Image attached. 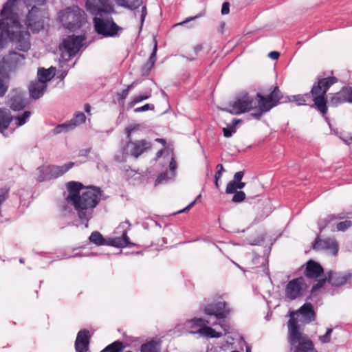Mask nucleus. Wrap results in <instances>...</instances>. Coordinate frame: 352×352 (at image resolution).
<instances>
[{
	"label": "nucleus",
	"mask_w": 352,
	"mask_h": 352,
	"mask_svg": "<svg viewBox=\"0 0 352 352\" xmlns=\"http://www.w3.org/2000/svg\"><path fill=\"white\" fill-rule=\"evenodd\" d=\"M66 186L69 192L66 200L74 206L80 221L85 223V228H88L94 208L101 199L100 188L94 186L85 187L82 183L74 181L67 182Z\"/></svg>",
	"instance_id": "1"
},
{
	"label": "nucleus",
	"mask_w": 352,
	"mask_h": 352,
	"mask_svg": "<svg viewBox=\"0 0 352 352\" xmlns=\"http://www.w3.org/2000/svg\"><path fill=\"white\" fill-rule=\"evenodd\" d=\"M337 82L338 79L335 76L318 78V81L313 85L309 93L283 96V103L295 102L298 105H306L307 101L311 98L316 108L322 115H325L328 110L327 100L325 98L326 94L331 86Z\"/></svg>",
	"instance_id": "2"
},
{
	"label": "nucleus",
	"mask_w": 352,
	"mask_h": 352,
	"mask_svg": "<svg viewBox=\"0 0 352 352\" xmlns=\"http://www.w3.org/2000/svg\"><path fill=\"white\" fill-rule=\"evenodd\" d=\"M87 10L94 15L93 19L96 32L102 37H116L120 35L123 28L113 21L111 13L114 10L111 5H96L86 2Z\"/></svg>",
	"instance_id": "3"
},
{
	"label": "nucleus",
	"mask_w": 352,
	"mask_h": 352,
	"mask_svg": "<svg viewBox=\"0 0 352 352\" xmlns=\"http://www.w3.org/2000/svg\"><path fill=\"white\" fill-rule=\"evenodd\" d=\"M21 28L17 19H0V50L5 48L10 41L14 43L19 51L27 52L30 49V34L27 31H21Z\"/></svg>",
	"instance_id": "4"
},
{
	"label": "nucleus",
	"mask_w": 352,
	"mask_h": 352,
	"mask_svg": "<svg viewBox=\"0 0 352 352\" xmlns=\"http://www.w3.org/2000/svg\"><path fill=\"white\" fill-rule=\"evenodd\" d=\"M289 336L288 342L292 346H296L294 352H317L314 349L313 342L299 331L298 321L291 318L288 322Z\"/></svg>",
	"instance_id": "5"
},
{
	"label": "nucleus",
	"mask_w": 352,
	"mask_h": 352,
	"mask_svg": "<svg viewBox=\"0 0 352 352\" xmlns=\"http://www.w3.org/2000/svg\"><path fill=\"white\" fill-rule=\"evenodd\" d=\"M27 8L32 6L26 16L25 23L28 30L33 33L38 32L44 27V13L36 6H43L46 0H23Z\"/></svg>",
	"instance_id": "6"
},
{
	"label": "nucleus",
	"mask_w": 352,
	"mask_h": 352,
	"mask_svg": "<svg viewBox=\"0 0 352 352\" xmlns=\"http://www.w3.org/2000/svg\"><path fill=\"white\" fill-rule=\"evenodd\" d=\"M59 17L63 25L71 31L80 28L86 22V14L78 6L65 8L60 12Z\"/></svg>",
	"instance_id": "7"
},
{
	"label": "nucleus",
	"mask_w": 352,
	"mask_h": 352,
	"mask_svg": "<svg viewBox=\"0 0 352 352\" xmlns=\"http://www.w3.org/2000/svg\"><path fill=\"white\" fill-rule=\"evenodd\" d=\"M282 99H283V93L278 87H274L271 93L267 96L260 93L256 94L254 100L256 105H254V108L257 107L261 112L267 113L278 104L283 103Z\"/></svg>",
	"instance_id": "8"
},
{
	"label": "nucleus",
	"mask_w": 352,
	"mask_h": 352,
	"mask_svg": "<svg viewBox=\"0 0 352 352\" xmlns=\"http://www.w3.org/2000/svg\"><path fill=\"white\" fill-rule=\"evenodd\" d=\"M74 162H70L62 166L47 165L39 166L36 169L38 174V177H36V181L38 182H43L55 179L63 175L69 170L74 167Z\"/></svg>",
	"instance_id": "9"
},
{
	"label": "nucleus",
	"mask_w": 352,
	"mask_h": 352,
	"mask_svg": "<svg viewBox=\"0 0 352 352\" xmlns=\"http://www.w3.org/2000/svg\"><path fill=\"white\" fill-rule=\"evenodd\" d=\"M188 327L192 329L189 331L190 334H199L201 337L210 338H219L222 336L221 332L216 331L214 329L209 327L208 320L201 318H194L187 322Z\"/></svg>",
	"instance_id": "10"
},
{
	"label": "nucleus",
	"mask_w": 352,
	"mask_h": 352,
	"mask_svg": "<svg viewBox=\"0 0 352 352\" xmlns=\"http://www.w3.org/2000/svg\"><path fill=\"white\" fill-rule=\"evenodd\" d=\"M304 274L307 278L317 281V283L311 287V294H314L319 289L322 287L327 281L326 277L319 278L323 276L324 270L321 265L315 261L309 260L306 263V267Z\"/></svg>",
	"instance_id": "11"
},
{
	"label": "nucleus",
	"mask_w": 352,
	"mask_h": 352,
	"mask_svg": "<svg viewBox=\"0 0 352 352\" xmlns=\"http://www.w3.org/2000/svg\"><path fill=\"white\" fill-rule=\"evenodd\" d=\"M85 37L82 35L79 36H68L63 40V51L61 54L62 58L67 61L71 57L76 55L82 45Z\"/></svg>",
	"instance_id": "12"
},
{
	"label": "nucleus",
	"mask_w": 352,
	"mask_h": 352,
	"mask_svg": "<svg viewBox=\"0 0 352 352\" xmlns=\"http://www.w3.org/2000/svg\"><path fill=\"white\" fill-rule=\"evenodd\" d=\"M25 56L15 51H10L8 54L2 58L0 64L3 71H7L8 74L15 72L24 65Z\"/></svg>",
	"instance_id": "13"
},
{
	"label": "nucleus",
	"mask_w": 352,
	"mask_h": 352,
	"mask_svg": "<svg viewBox=\"0 0 352 352\" xmlns=\"http://www.w3.org/2000/svg\"><path fill=\"white\" fill-rule=\"evenodd\" d=\"M203 311L206 315L213 316L217 320H221L228 316L230 310L227 307L226 302L220 298L206 305L203 309Z\"/></svg>",
	"instance_id": "14"
},
{
	"label": "nucleus",
	"mask_w": 352,
	"mask_h": 352,
	"mask_svg": "<svg viewBox=\"0 0 352 352\" xmlns=\"http://www.w3.org/2000/svg\"><path fill=\"white\" fill-rule=\"evenodd\" d=\"M307 288V285L302 277L294 278L287 283L285 287V295L290 300L299 297Z\"/></svg>",
	"instance_id": "15"
},
{
	"label": "nucleus",
	"mask_w": 352,
	"mask_h": 352,
	"mask_svg": "<svg viewBox=\"0 0 352 352\" xmlns=\"http://www.w3.org/2000/svg\"><path fill=\"white\" fill-rule=\"evenodd\" d=\"M254 105H256L254 99L248 95H245L241 98L236 99L230 105L231 109L229 112L232 114L240 115L254 109Z\"/></svg>",
	"instance_id": "16"
},
{
	"label": "nucleus",
	"mask_w": 352,
	"mask_h": 352,
	"mask_svg": "<svg viewBox=\"0 0 352 352\" xmlns=\"http://www.w3.org/2000/svg\"><path fill=\"white\" fill-rule=\"evenodd\" d=\"M151 148V144L145 140L132 141L131 138L129 139L126 148L124 149L123 153L129 154L135 158H138L144 152Z\"/></svg>",
	"instance_id": "17"
},
{
	"label": "nucleus",
	"mask_w": 352,
	"mask_h": 352,
	"mask_svg": "<svg viewBox=\"0 0 352 352\" xmlns=\"http://www.w3.org/2000/svg\"><path fill=\"white\" fill-rule=\"evenodd\" d=\"M352 103V87H343L338 92L330 94L329 104L331 107H338L343 103Z\"/></svg>",
	"instance_id": "18"
},
{
	"label": "nucleus",
	"mask_w": 352,
	"mask_h": 352,
	"mask_svg": "<svg viewBox=\"0 0 352 352\" xmlns=\"http://www.w3.org/2000/svg\"><path fill=\"white\" fill-rule=\"evenodd\" d=\"M314 249L329 251L332 255L336 256L338 252V243L335 239H320L318 236L314 243Z\"/></svg>",
	"instance_id": "19"
},
{
	"label": "nucleus",
	"mask_w": 352,
	"mask_h": 352,
	"mask_svg": "<svg viewBox=\"0 0 352 352\" xmlns=\"http://www.w3.org/2000/svg\"><path fill=\"white\" fill-rule=\"evenodd\" d=\"M91 335L87 329H81L78 331L76 341L75 349L76 352H87L89 347Z\"/></svg>",
	"instance_id": "20"
},
{
	"label": "nucleus",
	"mask_w": 352,
	"mask_h": 352,
	"mask_svg": "<svg viewBox=\"0 0 352 352\" xmlns=\"http://www.w3.org/2000/svg\"><path fill=\"white\" fill-rule=\"evenodd\" d=\"M352 278V273L348 272H337L329 271L327 280L334 287H339L346 283L347 280Z\"/></svg>",
	"instance_id": "21"
},
{
	"label": "nucleus",
	"mask_w": 352,
	"mask_h": 352,
	"mask_svg": "<svg viewBox=\"0 0 352 352\" xmlns=\"http://www.w3.org/2000/svg\"><path fill=\"white\" fill-rule=\"evenodd\" d=\"M28 104L25 94L22 91H15L9 99L10 107L13 111H21Z\"/></svg>",
	"instance_id": "22"
},
{
	"label": "nucleus",
	"mask_w": 352,
	"mask_h": 352,
	"mask_svg": "<svg viewBox=\"0 0 352 352\" xmlns=\"http://www.w3.org/2000/svg\"><path fill=\"white\" fill-rule=\"evenodd\" d=\"M47 89V85L38 81L32 82L29 85L30 96L34 100L41 98Z\"/></svg>",
	"instance_id": "23"
},
{
	"label": "nucleus",
	"mask_w": 352,
	"mask_h": 352,
	"mask_svg": "<svg viewBox=\"0 0 352 352\" xmlns=\"http://www.w3.org/2000/svg\"><path fill=\"white\" fill-rule=\"evenodd\" d=\"M12 120L13 117L10 111L8 109L0 108V133H3Z\"/></svg>",
	"instance_id": "24"
},
{
	"label": "nucleus",
	"mask_w": 352,
	"mask_h": 352,
	"mask_svg": "<svg viewBox=\"0 0 352 352\" xmlns=\"http://www.w3.org/2000/svg\"><path fill=\"white\" fill-rule=\"evenodd\" d=\"M299 313L303 317L305 321L309 323L314 321L316 319V315L314 310V307L311 303L306 302L300 309Z\"/></svg>",
	"instance_id": "25"
},
{
	"label": "nucleus",
	"mask_w": 352,
	"mask_h": 352,
	"mask_svg": "<svg viewBox=\"0 0 352 352\" xmlns=\"http://www.w3.org/2000/svg\"><path fill=\"white\" fill-rule=\"evenodd\" d=\"M56 68L51 67L49 69L38 68L37 72L38 81L44 84L50 81L55 75Z\"/></svg>",
	"instance_id": "26"
},
{
	"label": "nucleus",
	"mask_w": 352,
	"mask_h": 352,
	"mask_svg": "<svg viewBox=\"0 0 352 352\" xmlns=\"http://www.w3.org/2000/svg\"><path fill=\"white\" fill-rule=\"evenodd\" d=\"M157 51V42L155 39L154 40V47L152 51V53L150 55V57L148 61L142 66V72L143 74L148 75L151 69H153L154 64L156 61V54Z\"/></svg>",
	"instance_id": "27"
},
{
	"label": "nucleus",
	"mask_w": 352,
	"mask_h": 352,
	"mask_svg": "<svg viewBox=\"0 0 352 352\" xmlns=\"http://www.w3.org/2000/svg\"><path fill=\"white\" fill-rule=\"evenodd\" d=\"M10 75L7 71H3L0 64V98L3 97L8 91L9 87Z\"/></svg>",
	"instance_id": "28"
},
{
	"label": "nucleus",
	"mask_w": 352,
	"mask_h": 352,
	"mask_svg": "<svg viewBox=\"0 0 352 352\" xmlns=\"http://www.w3.org/2000/svg\"><path fill=\"white\" fill-rule=\"evenodd\" d=\"M244 176V172L243 171H239L236 172L234 175L233 179L230 181L226 188V193L227 194H233L236 192H237L238 186L236 182H239V180H241Z\"/></svg>",
	"instance_id": "29"
},
{
	"label": "nucleus",
	"mask_w": 352,
	"mask_h": 352,
	"mask_svg": "<svg viewBox=\"0 0 352 352\" xmlns=\"http://www.w3.org/2000/svg\"><path fill=\"white\" fill-rule=\"evenodd\" d=\"M18 0H8L3 5L2 9L0 10V19L4 18H14L17 19L12 13V8Z\"/></svg>",
	"instance_id": "30"
},
{
	"label": "nucleus",
	"mask_w": 352,
	"mask_h": 352,
	"mask_svg": "<svg viewBox=\"0 0 352 352\" xmlns=\"http://www.w3.org/2000/svg\"><path fill=\"white\" fill-rule=\"evenodd\" d=\"M140 352H160L161 342L155 340H151L144 344L140 346Z\"/></svg>",
	"instance_id": "31"
},
{
	"label": "nucleus",
	"mask_w": 352,
	"mask_h": 352,
	"mask_svg": "<svg viewBox=\"0 0 352 352\" xmlns=\"http://www.w3.org/2000/svg\"><path fill=\"white\" fill-rule=\"evenodd\" d=\"M89 241L97 246L107 245V239H104L98 231H94L89 236Z\"/></svg>",
	"instance_id": "32"
},
{
	"label": "nucleus",
	"mask_w": 352,
	"mask_h": 352,
	"mask_svg": "<svg viewBox=\"0 0 352 352\" xmlns=\"http://www.w3.org/2000/svg\"><path fill=\"white\" fill-rule=\"evenodd\" d=\"M120 6L134 10V14L136 16V10L142 5V0H118Z\"/></svg>",
	"instance_id": "33"
},
{
	"label": "nucleus",
	"mask_w": 352,
	"mask_h": 352,
	"mask_svg": "<svg viewBox=\"0 0 352 352\" xmlns=\"http://www.w3.org/2000/svg\"><path fill=\"white\" fill-rule=\"evenodd\" d=\"M344 218V215H343V214H339L337 216L335 214H330L327 216V218L320 220L318 222V228L320 230V232H321L332 221L336 219H342Z\"/></svg>",
	"instance_id": "34"
},
{
	"label": "nucleus",
	"mask_w": 352,
	"mask_h": 352,
	"mask_svg": "<svg viewBox=\"0 0 352 352\" xmlns=\"http://www.w3.org/2000/svg\"><path fill=\"white\" fill-rule=\"evenodd\" d=\"M86 120V116L82 112L75 113L72 119L69 121L72 128L74 129L76 126L83 124Z\"/></svg>",
	"instance_id": "35"
},
{
	"label": "nucleus",
	"mask_w": 352,
	"mask_h": 352,
	"mask_svg": "<svg viewBox=\"0 0 352 352\" xmlns=\"http://www.w3.org/2000/svg\"><path fill=\"white\" fill-rule=\"evenodd\" d=\"M151 97V90L149 89L142 94L135 96L132 98V100L129 102V105L130 107H133L136 104H138L143 100H147Z\"/></svg>",
	"instance_id": "36"
},
{
	"label": "nucleus",
	"mask_w": 352,
	"mask_h": 352,
	"mask_svg": "<svg viewBox=\"0 0 352 352\" xmlns=\"http://www.w3.org/2000/svg\"><path fill=\"white\" fill-rule=\"evenodd\" d=\"M73 130L69 122L57 125L53 130L52 133L57 135L61 133H66Z\"/></svg>",
	"instance_id": "37"
},
{
	"label": "nucleus",
	"mask_w": 352,
	"mask_h": 352,
	"mask_svg": "<svg viewBox=\"0 0 352 352\" xmlns=\"http://www.w3.org/2000/svg\"><path fill=\"white\" fill-rule=\"evenodd\" d=\"M31 114V111H25L21 116L16 117L15 119L17 120V126H23L27 122V120L30 118Z\"/></svg>",
	"instance_id": "38"
},
{
	"label": "nucleus",
	"mask_w": 352,
	"mask_h": 352,
	"mask_svg": "<svg viewBox=\"0 0 352 352\" xmlns=\"http://www.w3.org/2000/svg\"><path fill=\"white\" fill-rule=\"evenodd\" d=\"M123 239L120 237H116L113 239H107V245L116 247V248H126L123 244Z\"/></svg>",
	"instance_id": "39"
},
{
	"label": "nucleus",
	"mask_w": 352,
	"mask_h": 352,
	"mask_svg": "<svg viewBox=\"0 0 352 352\" xmlns=\"http://www.w3.org/2000/svg\"><path fill=\"white\" fill-rule=\"evenodd\" d=\"M352 226V221L350 220H346L338 223L336 226L338 231L344 232Z\"/></svg>",
	"instance_id": "40"
},
{
	"label": "nucleus",
	"mask_w": 352,
	"mask_h": 352,
	"mask_svg": "<svg viewBox=\"0 0 352 352\" xmlns=\"http://www.w3.org/2000/svg\"><path fill=\"white\" fill-rule=\"evenodd\" d=\"M333 329L331 328H327L326 333L322 336H319V340L323 343H329L331 341V335L332 333Z\"/></svg>",
	"instance_id": "41"
},
{
	"label": "nucleus",
	"mask_w": 352,
	"mask_h": 352,
	"mask_svg": "<svg viewBox=\"0 0 352 352\" xmlns=\"http://www.w3.org/2000/svg\"><path fill=\"white\" fill-rule=\"evenodd\" d=\"M234 194L232 201L234 203L242 202L245 199V194L243 191H237Z\"/></svg>",
	"instance_id": "42"
},
{
	"label": "nucleus",
	"mask_w": 352,
	"mask_h": 352,
	"mask_svg": "<svg viewBox=\"0 0 352 352\" xmlns=\"http://www.w3.org/2000/svg\"><path fill=\"white\" fill-rule=\"evenodd\" d=\"M155 107L152 104H146L140 107H137L134 109L135 113L144 112L148 110H154Z\"/></svg>",
	"instance_id": "43"
},
{
	"label": "nucleus",
	"mask_w": 352,
	"mask_h": 352,
	"mask_svg": "<svg viewBox=\"0 0 352 352\" xmlns=\"http://www.w3.org/2000/svg\"><path fill=\"white\" fill-rule=\"evenodd\" d=\"M121 239H123V244L125 247H133L135 245L134 243H131L129 240V236H127L126 231L124 230L120 236Z\"/></svg>",
	"instance_id": "44"
},
{
	"label": "nucleus",
	"mask_w": 352,
	"mask_h": 352,
	"mask_svg": "<svg viewBox=\"0 0 352 352\" xmlns=\"http://www.w3.org/2000/svg\"><path fill=\"white\" fill-rule=\"evenodd\" d=\"M223 135L226 138H230L234 133L236 132V129H234L233 126L228 125L227 127L223 129Z\"/></svg>",
	"instance_id": "45"
},
{
	"label": "nucleus",
	"mask_w": 352,
	"mask_h": 352,
	"mask_svg": "<svg viewBox=\"0 0 352 352\" xmlns=\"http://www.w3.org/2000/svg\"><path fill=\"white\" fill-rule=\"evenodd\" d=\"M216 168L217 172L214 175V177H216V180H220L223 173L225 172V169L221 164H217Z\"/></svg>",
	"instance_id": "46"
},
{
	"label": "nucleus",
	"mask_w": 352,
	"mask_h": 352,
	"mask_svg": "<svg viewBox=\"0 0 352 352\" xmlns=\"http://www.w3.org/2000/svg\"><path fill=\"white\" fill-rule=\"evenodd\" d=\"M140 129V124L130 125L126 128V133L127 135L128 139L131 138V133L136 130H139Z\"/></svg>",
	"instance_id": "47"
},
{
	"label": "nucleus",
	"mask_w": 352,
	"mask_h": 352,
	"mask_svg": "<svg viewBox=\"0 0 352 352\" xmlns=\"http://www.w3.org/2000/svg\"><path fill=\"white\" fill-rule=\"evenodd\" d=\"M9 190L6 188L0 189V205L8 197Z\"/></svg>",
	"instance_id": "48"
},
{
	"label": "nucleus",
	"mask_w": 352,
	"mask_h": 352,
	"mask_svg": "<svg viewBox=\"0 0 352 352\" xmlns=\"http://www.w3.org/2000/svg\"><path fill=\"white\" fill-rule=\"evenodd\" d=\"M168 179V173L167 172H164V173H162L155 180V184H162L164 182H166Z\"/></svg>",
	"instance_id": "49"
},
{
	"label": "nucleus",
	"mask_w": 352,
	"mask_h": 352,
	"mask_svg": "<svg viewBox=\"0 0 352 352\" xmlns=\"http://www.w3.org/2000/svg\"><path fill=\"white\" fill-rule=\"evenodd\" d=\"M146 14H147L146 7V6H144L142 7L141 14H140V30H141L142 28V26H143V24H144V20H145Z\"/></svg>",
	"instance_id": "50"
},
{
	"label": "nucleus",
	"mask_w": 352,
	"mask_h": 352,
	"mask_svg": "<svg viewBox=\"0 0 352 352\" xmlns=\"http://www.w3.org/2000/svg\"><path fill=\"white\" fill-rule=\"evenodd\" d=\"M200 197H201V195H199L197 196V197L194 201H192L190 204H188L186 208H184V209H182V210H181L178 211V212H177V213H182V212H183L188 211L190 208H192L195 206V203H196L197 199H199V198H200Z\"/></svg>",
	"instance_id": "51"
},
{
	"label": "nucleus",
	"mask_w": 352,
	"mask_h": 352,
	"mask_svg": "<svg viewBox=\"0 0 352 352\" xmlns=\"http://www.w3.org/2000/svg\"><path fill=\"white\" fill-rule=\"evenodd\" d=\"M221 14L223 15L228 14L230 12V3L228 2H224L221 8Z\"/></svg>",
	"instance_id": "52"
},
{
	"label": "nucleus",
	"mask_w": 352,
	"mask_h": 352,
	"mask_svg": "<svg viewBox=\"0 0 352 352\" xmlns=\"http://www.w3.org/2000/svg\"><path fill=\"white\" fill-rule=\"evenodd\" d=\"M129 93V91L127 90L126 88L125 89H123L121 93L118 94V100H124L128 96V94Z\"/></svg>",
	"instance_id": "53"
},
{
	"label": "nucleus",
	"mask_w": 352,
	"mask_h": 352,
	"mask_svg": "<svg viewBox=\"0 0 352 352\" xmlns=\"http://www.w3.org/2000/svg\"><path fill=\"white\" fill-rule=\"evenodd\" d=\"M177 168V162L174 157L171 158V160L169 164V169L171 171L172 174L174 175V172Z\"/></svg>",
	"instance_id": "54"
},
{
	"label": "nucleus",
	"mask_w": 352,
	"mask_h": 352,
	"mask_svg": "<svg viewBox=\"0 0 352 352\" xmlns=\"http://www.w3.org/2000/svg\"><path fill=\"white\" fill-rule=\"evenodd\" d=\"M268 56L272 60H276L280 56V53L277 51H272L269 53Z\"/></svg>",
	"instance_id": "55"
},
{
	"label": "nucleus",
	"mask_w": 352,
	"mask_h": 352,
	"mask_svg": "<svg viewBox=\"0 0 352 352\" xmlns=\"http://www.w3.org/2000/svg\"><path fill=\"white\" fill-rule=\"evenodd\" d=\"M87 2L94 3L96 5H109L107 3V0H91Z\"/></svg>",
	"instance_id": "56"
},
{
	"label": "nucleus",
	"mask_w": 352,
	"mask_h": 352,
	"mask_svg": "<svg viewBox=\"0 0 352 352\" xmlns=\"http://www.w3.org/2000/svg\"><path fill=\"white\" fill-rule=\"evenodd\" d=\"M263 113H265V112H261V111H258L256 113H251V116L255 119L259 120L262 116Z\"/></svg>",
	"instance_id": "57"
},
{
	"label": "nucleus",
	"mask_w": 352,
	"mask_h": 352,
	"mask_svg": "<svg viewBox=\"0 0 352 352\" xmlns=\"http://www.w3.org/2000/svg\"><path fill=\"white\" fill-rule=\"evenodd\" d=\"M90 151H91L90 148H87V149L80 150L79 152V155L80 156H87L89 155V153H90Z\"/></svg>",
	"instance_id": "58"
},
{
	"label": "nucleus",
	"mask_w": 352,
	"mask_h": 352,
	"mask_svg": "<svg viewBox=\"0 0 352 352\" xmlns=\"http://www.w3.org/2000/svg\"><path fill=\"white\" fill-rule=\"evenodd\" d=\"M138 81H133L131 84L127 86L126 89L128 91H131L138 85Z\"/></svg>",
	"instance_id": "59"
},
{
	"label": "nucleus",
	"mask_w": 352,
	"mask_h": 352,
	"mask_svg": "<svg viewBox=\"0 0 352 352\" xmlns=\"http://www.w3.org/2000/svg\"><path fill=\"white\" fill-rule=\"evenodd\" d=\"M263 241H264L263 238H261V239L258 238V239H254L252 242H251L250 244L254 245H259Z\"/></svg>",
	"instance_id": "60"
},
{
	"label": "nucleus",
	"mask_w": 352,
	"mask_h": 352,
	"mask_svg": "<svg viewBox=\"0 0 352 352\" xmlns=\"http://www.w3.org/2000/svg\"><path fill=\"white\" fill-rule=\"evenodd\" d=\"M238 189H242L245 187V183L239 180V182H236Z\"/></svg>",
	"instance_id": "61"
},
{
	"label": "nucleus",
	"mask_w": 352,
	"mask_h": 352,
	"mask_svg": "<svg viewBox=\"0 0 352 352\" xmlns=\"http://www.w3.org/2000/svg\"><path fill=\"white\" fill-rule=\"evenodd\" d=\"M202 48H203L202 45L199 44V45H196L194 47V51L196 53V54H197L198 52L202 50Z\"/></svg>",
	"instance_id": "62"
},
{
	"label": "nucleus",
	"mask_w": 352,
	"mask_h": 352,
	"mask_svg": "<svg viewBox=\"0 0 352 352\" xmlns=\"http://www.w3.org/2000/svg\"><path fill=\"white\" fill-rule=\"evenodd\" d=\"M241 122L239 119H233L231 126H234V129H235V126Z\"/></svg>",
	"instance_id": "63"
},
{
	"label": "nucleus",
	"mask_w": 352,
	"mask_h": 352,
	"mask_svg": "<svg viewBox=\"0 0 352 352\" xmlns=\"http://www.w3.org/2000/svg\"><path fill=\"white\" fill-rule=\"evenodd\" d=\"M343 142L347 144V145H350L352 144V137H350L347 139H343Z\"/></svg>",
	"instance_id": "64"
}]
</instances>
